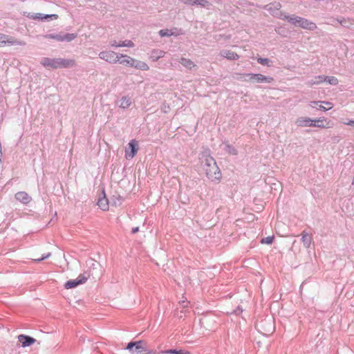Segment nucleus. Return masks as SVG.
Instances as JSON below:
<instances>
[{"instance_id": "f257e3e1", "label": "nucleus", "mask_w": 354, "mask_h": 354, "mask_svg": "<svg viewBox=\"0 0 354 354\" xmlns=\"http://www.w3.org/2000/svg\"><path fill=\"white\" fill-rule=\"evenodd\" d=\"M200 161L207 177L212 181H219L221 173L214 158L207 152H203L200 156Z\"/></svg>"}, {"instance_id": "f03ea898", "label": "nucleus", "mask_w": 354, "mask_h": 354, "mask_svg": "<svg viewBox=\"0 0 354 354\" xmlns=\"http://www.w3.org/2000/svg\"><path fill=\"white\" fill-rule=\"evenodd\" d=\"M40 64L47 69L68 68L76 66L73 59L43 57Z\"/></svg>"}, {"instance_id": "7ed1b4c3", "label": "nucleus", "mask_w": 354, "mask_h": 354, "mask_svg": "<svg viewBox=\"0 0 354 354\" xmlns=\"http://www.w3.org/2000/svg\"><path fill=\"white\" fill-rule=\"evenodd\" d=\"M240 79L246 82L253 83H272L274 78L270 76H266L261 73H240L238 74Z\"/></svg>"}, {"instance_id": "20e7f679", "label": "nucleus", "mask_w": 354, "mask_h": 354, "mask_svg": "<svg viewBox=\"0 0 354 354\" xmlns=\"http://www.w3.org/2000/svg\"><path fill=\"white\" fill-rule=\"evenodd\" d=\"M313 120L308 117H299L295 121V124L297 127H316L319 128H329L330 126L328 125L329 122L326 125L313 123Z\"/></svg>"}, {"instance_id": "39448f33", "label": "nucleus", "mask_w": 354, "mask_h": 354, "mask_svg": "<svg viewBox=\"0 0 354 354\" xmlns=\"http://www.w3.org/2000/svg\"><path fill=\"white\" fill-rule=\"evenodd\" d=\"M281 8V4L279 2H273L263 7V8L268 10L273 17L281 19L285 13L280 10Z\"/></svg>"}, {"instance_id": "423d86ee", "label": "nucleus", "mask_w": 354, "mask_h": 354, "mask_svg": "<svg viewBox=\"0 0 354 354\" xmlns=\"http://www.w3.org/2000/svg\"><path fill=\"white\" fill-rule=\"evenodd\" d=\"M144 345L143 341L131 342L127 344L126 348L132 354H146L147 349Z\"/></svg>"}, {"instance_id": "0eeeda50", "label": "nucleus", "mask_w": 354, "mask_h": 354, "mask_svg": "<svg viewBox=\"0 0 354 354\" xmlns=\"http://www.w3.org/2000/svg\"><path fill=\"white\" fill-rule=\"evenodd\" d=\"M44 38L48 39H55L58 41H71L77 37V35L74 33H66V34H47L43 36Z\"/></svg>"}, {"instance_id": "6e6552de", "label": "nucleus", "mask_w": 354, "mask_h": 354, "mask_svg": "<svg viewBox=\"0 0 354 354\" xmlns=\"http://www.w3.org/2000/svg\"><path fill=\"white\" fill-rule=\"evenodd\" d=\"M120 53L112 50H104L99 53V57L110 64H115L119 61Z\"/></svg>"}, {"instance_id": "1a4fd4ad", "label": "nucleus", "mask_w": 354, "mask_h": 354, "mask_svg": "<svg viewBox=\"0 0 354 354\" xmlns=\"http://www.w3.org/2000/svg\"><path fill=\"white\" fill-rule=\"evenodd\" d=\"M6 45L25 46L26 42L24 41L15 39L7 35L0 33V47L4 46Z\"/></svg>"}, {"instance_id": "9d476101", "label": "nucleus", "mask_w": 354, "mask_h": 354, "mask_svg": "<svg viewBox=\"0 0 354 354\" xmlns=\"http://www.w3.org/2000/svg\"><path fill=\"white\" fill-rule=\"evenodd\" d=\"M88 277V274H80L77 279L67 281L64 284V288L66 289L74 288L80 284L84 283L86 281Z\"/></svg>"}, {"instance_id": "9b49d317", "label": "nucleus", "mask_w": 354, "mask_h": 354, "mask_svg": "<svg viewBox=\"0 0 354 354\" xmlns=\"http://www.w3.org/2000/svg\"><path fill=\"white\" fill-rule=\"evenodd\" d=\"M139 149L138 142L136 140H131L128 144V148L125 150V157L127 159L133 158Z\"/></svg>"}, {"instance_id": "f8f14e48", "label": "nucleus", "mask_w": 354, "mask_h": 354, "mask_svg": "<svg viewBox=\"0 0 354 354\" xmlns=\"http://www.w3.org/2000/svg\"><path fill=\"white\" fill-rule=\"evenodd\" d=\"M296 27H299L309 30H315L317 28V25L314 22L301 17L299 18Z\"/></svg>"}, {"instance_id": "ddd939ff", "label": "nucleus", "mask_w": 354, "mask_h": 354, "mask_svg": "<svg viewBox=\"0 0 354 354\" xmlns=\"http://www.w3.org/2000/svg\"><path fill=\"white\" fill-rule=\"evenodd\" d=\"M18 340L21 343L23 347L29 346L36 342L35 338L26 335H19Z\"/></svg>"}, {"instance_id": "4468645a", "label": "nucleus", "mask_w": 354, "mask_h": 354, "mask_svg": "<svg viewBox=\"0 0 354 354\" xmlns=\"http://www.w3.org/2000/svg\"><path fill=\"white\" fill-rule=\"evenodd\" d=\"M15 198L24 205L28 204L32 200V198L26 192L16 193Z\"/></svg>"}, {"instance_id": "2eb2a0df", "label": "nucleus", "mask_w": 354, "mask_h": 354, "mask_svg": "<svg viewBox=\"0 0 354 354\" xmlns=\"http://www.w3.org/2000/svg\"><path fill=\"white\" fill-rule=\"evenodd\" d=\"M118 62L120 64L132 67L133 64L134 63V58L129 55L120 53L119 61Z\"/></svg>"}, {"instance_id": "dca6fc26", "label": "nucleus", "mask_w": 354, "mask_h": 354, "mask_svg": "<svg viewBox=\"0 0 354 354\" xmlns=\"http://www.w3.org/2000/svg\"><path fill=\"white\" fill-rule=\"evenodd\" d=\"M220 55L229 60H237L239 58V55L235 52L230 50H223L220 52Z\"/></svg>"}, {"instance_id": "f3484780", "label": "nucleus", "mask_w": 354, "mask_h": 354, "mask_svg": "<svg viewBox=\"0 0 354 354\" xmlns=\"http://www.w3.org/2000/svg\"><path fill=\"white\" fill-rule=\"evenodd\" d=\"M337 21H338L342 26L349 28L354 29V20L350 18H342V19H336Z\"/></svg>"}, {"instance_id": "a211bd4d", "label": "nucleus", "mask_w": 354, "mask_h": 354, "mask_svg": "<svg viewBox=\"0 0 354 354\" xmlns=\"http://www.w3.org/2000/svg\"><path fill=\"white\" fill-rule=\"evenodd\" d=\"M301 241L304 244V246L306 248H309L310 246V244L312 243V236L308 234V232H306V231H303L301 234Z\"/></svg>"}, {"instance_id": "6ab92c4d", "label": "nucleus", "mask_w": 354, "mask_h": 354, "mask_svg": "<svg viewBox=\"0 0 354 354\" xmlns=\"http://www.w3.org/2000/svg\"><path fill=\"white\" fill-rule=\"evenodd\" d=\"M165 55V52L162 50L154 49L150 54V59L153 62L158 61L160 58L163 57Z\"/></svg>"}, {"instance_id": "aec40b11", "label": "nucleus", "mask_w": 354, "mask_h": 354, "mask_svg": "<svg viewBox=\"0 0 354 354\" xmlns=\"http://www.w3.org/2000/svg\"><path fill=\"white\" fill-rule=\"evenodd\" d=\"M132 68L144 71H147L149 69V67L147 63L142 61L137 60L136 59H134V63L133 64Z\"/></svg>"}, {"instance_id": "412c9836", "label": "nucleus", "mask_w": 354, "mask_h": 354, "mask_svg": "<svg viewBox=\"0 0 354 354\" xmlns=\"http://www.w3.org/2000/svg\"><path fill=\"white\" fill-rule=\"evenodd\" d=\"M299 17L295 15H286V13L282 17V20L287 21L288 23L296 26Z\"/></svg>"}, {"instance_id": "4be33fe9", "label": "nucleus", "mask_w": 354, "mask_h": 354, "mask_svg": "<svg viewBox=\"0 0 354 354\" xmlns=\"http://www.w3.org/2000/svg\"><path fill=\"white\" fill-rule=\"evenodd\" d=\"M179 62L185 68L191 70L192 68L196 67V64L189 59H187L185 57H181L179 60Z\"/></svg>"}, {"instance_id": "5701e85b", "label": "nucleus", "mask_w": 354, "mask_h": 354, "mask_svg": "<svg viewBox=\"0 0 354 354\" xmlns=\"http://www.w3.org/2000/svg\"><path fill=\"white\" fill-rule=\"evenodd\" d=\"M315 81H309L307 84L309 86H313L314 84H321L322 82H324L326 81L327 80V76H325V75H318L317 77H315Z\"/></svg>"}, {"instance_id": "b1692460", "label": "nucleus", "mask_w": 354, "mask_h": 354, "mask_svg": "<svg viewBox=\"0 0 354 354\" xmlns=\"http://www.w3.org/2000/svg\"><path fill=\"white\" fill-rule=\"evenodd\" d=\"M131 104V99L128 97L124 96L120 100V107L122 109H127Z\"/></svg>"}, {"instance_id": "393cba45", "label": "nucleus", "mask_w": 354, "mask_h": 354, "mask_svg": "<svg viewBox=\"0 0 354 354\" xmlns=\"http://www.w3.org/2000/svg\"><path fill=\"white\" fill-rule=\"evenodd\" d=\"M163 354H191L188 351L185 350H176V349H169L162 352Z\"/></svg>"}, {"instance_id": "a878e982", "label": "nucleus", "mask_w": 354, "mask_h": 354, "mask_svg": "<svg viewBox=\"0 0 354 354\" xmlns=\"http://www.w3.org/2000/svg\"><path fill=\"white\" fill-rule=\"evenodd\" d=\"M97 205L103 211H106L109 209L108 200L105 197L100 198L98 200Z\"/></svg>"}, {"instance_id": "bb28decb", "label": "nucleus", "mask_w": 354, "mask_h": 354, "mask_svg": "<svg viewBox=\"0 0 354 354\" xmlns=\"http://www.w3.org/2000/svg\"><path fill=\"white\" fill-rule=\"evenodd\" d=\"M159 35L160 37H169V36H171V35H178V34H176L173 30H169V29H162L159 31Z\"/></svg>"}, {"instance_id": "cd10ccee", "label": "nucleus", "mask_w": 354, "mask_h": 354, "mask_svg": "<svg viewBox=\"0 0 354 354\" xmlns=\"http://www.w3.org/2000/svg\"><path fill=\"white\" fill-rule=\"evenodd\" d=\"M25 16L31 19L42 21L43 14L28 12L26 15H25Z\"/></svg>"}, {"instance_id": "c85d7f7f", "label": "nucleus", "mask_w": 354, "mask_h": 354, "mask_svg": "<svg viewBox=\"0 0 354 354\" xmlns=\"http://www.w3.org/2000/svg\"><path fill=\"white\" fill-rule=\"evenodd\" d=\"M193 2L194 3V6H199L202 8H205L209 5V3L207 0H195V1Z\"/></svg>"}, {"instance_id": "c756f323", "label": "nucleus", "mask_w": 354, "mask_h": 354, "mask_svg": "<svg viewBox=\"0 0 354 354\" xmlns=\"http://www.w3.org/2000/svg\"><path fill=\"white\" fill-rule=\"evenodd\" d=\"M120 47H129L132 48L134 46V43L131 40H124L120 42Z\"/></svg>"}, {"instance_id": "7c9ffc66", "label": "nucleus", "mask_w": 354, "mask_h": 354, "mask_svg": "<svg viewBox=\"0 0 354 354\" xmlns=\"http://www.w3.org/2000/svg\"><path fill=\"white\" fill-rule=\"evenodd\" d=\"M225 151L232 155H236L238 153L237 150L230 145H226Z\"/></svg>"}, {"instance_id": "2f4dec72", "label": "nucleus", "mask_w": 354, "mask_h": 354, "mask_svg": "<svg viewBox=\"0 0 354 354\" xmlns=\"http://www.w3.org/2000/svg\"><path fill=\"white\" fill-rule=\"evenodd\" d=\"M326 81L328 82V83L329 84H331V85H337L339 83L337 78L334 76H331V77L327 76Z\"/></svg>"}, {"instance_id": "473e14b6", "label": "nucleus", "mask_w": 354, "mask_h": 354, "mask_svg": "<svg viewBox=\"0 0 354 354\" xmlns=\"http://www.w3.org/2000/svg\"><path fill=\"white\" fill-rule=\"evenodd\" d=\"M49 19H58V15H55V14H52V15H44V14H43L42 21L48 20Z\"/></svg>"}, {"instance_id": "72a5a7b5", "label": "nucleus", "mask_w": 354, "mask_h": 354, "mask_svg": "<svg viewBox=\"0 0 354 354\" xmlns=\"http://www.w3.org/2000/svg\"><path fill=\"white\" fill-rule=\"evenodd\" d=\"M274 236H269L266 238H263L261 239V243L265 244H271L273 242Z\"/></svg>"}, {"instance_id": "f704fd0d", "label": "nucleus", "mask_w": 354, "mask_h": 354, "mask_svg": "<svg viewBox=\"0 0 354 354\" xmlns=\"http://www.w3.org/2000/svg\"><path fill=\"white\" fill-rule=\"evenodd\" d=\"M258 63L262 64V65H268L270 62V59L268 58H263V57H259L257 59Z\"/></svg>"}, {"instance_id": "c9c22d12", "label": "nucleus", "mask_w": 354, "mask_h": 354, "mask_svg": "<svg viewBox=\"0 0 354 354\" xmlns=\"http://www.w3.org/2000/svg\"><path fill=\"white\" fill-rule=\"evenodd\" d=\"M161 110L162 112L166 113L170 110V106L168 104L164 103L162 105Z\"/></svg>"}, {"instance_id": "e433bc0d", "label": "nucleus", "mask_w": 354, "mask_h": 354, "mask_svg": "<svg viewBox=\"0 0 354 354\" xmlns=\"http://www.w3.org/2000/svg\"><path fill=\"white\" fill-rule=\"evenodd\" d=\"M313 123L324 124L323 122L326 121V118L324 117H320L317 119L313 120Z\"/></svg>"}, {"instance_id": "4c0bfd02", "label": "nucleus", "mask_w": 354, "mask_h": 354, "mask_svg": "<svg viewBox=\"0 0 354 354\" xmlns=\"http://www.w3.org/2000/svg\"><path fill=\"white\" fill-rule=\"evenodd\" d=\"M180 1L186 5L194 6L193 1H195V0H180Z\"/></svg>"}, {"instance_id": "58836bf2", "label": "nucleus", "mask_w": 354, "mask_h": 354, "mask_svg": "<svg viewBox=\"0 0 354 354\" xmlns=\"http://www.w3.org/2000/svg\"><path fill=\"white\" fill-rule=\"evenodd\" d=\"M50 256V253H48V254H46V255H43V256H42L41 258H39V259H35V261H42V260H44V259H46L48 258Z\"/></svg>"}, {"instance_id": "ea45409f", "label": "nucleus", "mask_w": 354, "mask_h": 354, "mask_svg": "<svg viewBox=\"0 0 354 354\" xmlns=\"http://www.w3.org/2000/svg\"><path fill=\"white\" fill-rule=\"evenodd\" d=\"M110 46L111 47H120V42H117L115 40L111 41L110 42Z\"/></svg>"}, {"instance_id": "a19ab883", "label": "nucleus", "mask_w": 354, "mask_h": 354, "mask_svg": "<svg viewBox=\"0 0 354 354\" xmlns=\"http://www.w3.org/2000/svg\"><path fill=\"white\" fill-rule=\"evenodd\" d=\"M322 102L324 103L325 104H326V106H328V107L327 108L328 110H330V109H331L333 107V103H331L330 102Z\"/></svg>"}, {"instance_id": "79ce46f5", "label": "nucleus", "mask_w": 354, "mask_h": 354, "mask_svg": "<svg viewBox=\"0 0 354 354\" xmlns=\"http://www.w3.org/2000/svg\"><path fill=\"white\" fill-rule=\"evenodd\" d=\"M344 124L354 127V120H348V122H344Z\"/></svg>"}, {"instance_id": "37998d69", "label": "nucleus", "mask_w": 354, "mask_h": 354, "mask_svg": "<svg viewBox=\"0 0 354 354\" xmlns=\"http://www.w3.org/2000/svg\"><path fill=\"white\" fill-rule=\"evenodd\" d=\"M320 102L319 101H313L310 103V106L313 108H315L316 105H317Z\"/></svg>"}, {"instance_id": "c03bdc74", "label": "nucleus", "mask_w": 354, "mask_h": 354, "mask_svg": "<svg viewBox=\"0 0 354 354\" xmlns=\"http://www.w3.org/2000/svg\"><path fill=\"white\" fill-rule=\"evenodd\" d=\"M138 231H139V227H136L132 228L131 233L132 234H136Z\"/></svg>"}, {"instance_id": "a18cd8bd", "label": "nucleus", "mask_w": 354, "mask_h": 354, "mask_svg": "<svg viewBox=\"0 0 354 354\" xmlns=\"http://www.w3.org/2000/svg\"><path fill=\"white\" fill-rule=\"evenodd\" d=\"M242 311H243V310L241 308H240L239 307H238L237 309H236L234 310V313L236 314V315H239L241 313H242Z\"/></svg>"}, {"instance_id": "49530a36", "label": "nucleus", "mask_w": 354, "mask_h": 354, "mask_svg": "<svg viewBox=\"0 0 354 354\" xmlns=\"http://www.w3.org/2000/svg\"><path fill=\"white\" fill-rule=\"evenodd\" d=\"M319 110H322V111H328V109H327V108H326L325 106H322V105H320V106H319Z\"/></svg>"}, {"instance_id": "de8ad7c7", "label": "nucleus", "mask_w": 354, "mask_h": 354, "mask_svg": "<svg viewBox=\"0 0 354 354\" xmlns=\"http://www.w3.org/2000/svg\"><path fill=\"white\" fill-rule=\"evenodd\" d=\"M182 306L183 308H185L187 306V302H185V301H182Z\"/></svg>"}, {"instance_id": "09e8293b", "label": "nucleus", "mask_w": 354, "mask_h": 354, "mask_svg": "<svg viewBox=\"0 0 354 354\" xmlns=\"http://www.w3.org/2000/svg\"><path fill=\"white\" fill-rule=\"evenodd\" d=\"M264 322L266 324V323L268 322V321H267V320H265V322ZM268 322H269V324H271V322H270V320L268 321Z\"/></svg>"}]
</instances>
